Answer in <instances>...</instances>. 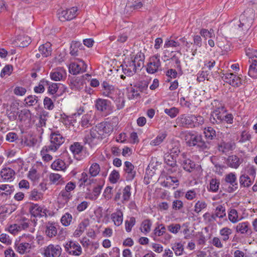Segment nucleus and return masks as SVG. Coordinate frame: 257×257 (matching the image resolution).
I'll list each match as a JSON object with an SVG mask.
<instances>
[{
  "label": "nucleus",
  "mask_w": 257,
  "mask_h": 257,
  "mask_svg": "<svg viewBox=\"0 0 257 257\" xmlns=\"http://www.w3.org/2000/svg\"><path fill=\"white\" fill-rule=\"evenodd\" d=\"M228 219L230 222L235 224L241 220L242 218L238 215L237 211L234 208H230L228 211Z\"/></svg>",
  "instance_id": "a19ab883"
},
{
  "label": "nucleus",
  "mask_w": 257,
  "mask_h": 257,
  "mask_svg": "<svg viewBox=\"0 0 257 257\" xmlns=\"http://www.w3.org/2000/svg\"><path fill=\"white\" fill-rule=\"evenodd\" d=\"M84 49V46L80 42L72 41L70 45V54L73 57L80 56Z\"/></svg>",
  "instance_id": "5701e85b"
},
{
  "label": "nucleus",
  "mask_w": 257,
  "mask_h": 257,
  "mask_svg": "<svg viewBox=\"0 0 257 257\" xmlns=\"http://www.w3.org/2000/svg\"><path fill=\"white\" fill-rule=\"evenodd\" d=\"M193 114H182L179 115L176 119L177 124L185 128H193Z\"/></svg>",
  "instance_id": "f8f14e48"
},
{
  "label": "nucleus",
  "mask_w": 257,
  "mask_h": 257,
  "mask_svg": "<svg viewBox=\"0 0 257 257\" xmlns=\"http://www.w3.org/2000/svg\"><path fill=\"white\" fill-rule=\"evenodd\" d=\"M123 172V176L126 181H132L136 175L134 166L128 161H125L124 163Z\"/></svg>",
  "instance_id": "6ab92c4d"
},
{
  "label": "nucleus",
  "mask_w": 257,
  "mask_h": 257,
  "mask_svg": "<svg viewBox=\"0 0 257 257\" xmlns=\"http://www.w3.org/2000/svg\"><path fill=\"white\" fill-rule=\"evenodd\" d=\"M204 134L208 140H212L216 136L215 131L210 126L204 128Z\"/></svg>",
  "instance_id": "774afa93"
},
{
  "label": "nucleus",
  "mask_w": 257,
  "mask_h": 257,
  "mask_svg": "<svg viewBox=\"0 0 257 257\" xmlns=\"http://www.w3.org/2000/svg\"><path fill=\"white\" fill-rule=\"evenodd\" d=\"M29 211L31 215V218L34 217L36 219L37 217H46L48 210L44 206L38 204H31L29 207Z\"/></svg>",
  "instance_id": "6e6552de"
},
{
  "label": "nucleus",
  "mask_w": 257,
  "mask_h": 257,
  "mask_svg": "<svg viewBox=\"0 0 257 257\" xmlns=\"http://www.w3.org/2000/svg\"><path fill=\"white\" fill-rule=\"evenodd\" d=\"M78 8L75 7L66 9H60L57 11V16L60 21L65 22L73 20L77 15Z\"/></svg>",
  "instance_id": "20e7f679"
},
{
  "label": "nucleus",
  "mask_w": 257,
  "mask_h": 257,
  "mask_svg": "<svg viewBox=\"0 0 257 257\" xmlns=\"http://www.w3.org/2000/svg\"><path fill=\"white\" fill-rule=\"evenodd\" d=\"M110 218L115 226H119L122 224L123 220V214L119 209H116L110 215Z\"/></svg>",
  "instance_id": "c756f323"
},
{
  "label": "nucleus",
  "mask_w": 257,
  "mask_h": 257,
  "mask_svg": "<svg viewBox=\"0 0 257 257\" xmlns=\"http://www.w3.org/2000/svg\"><path fill=\"white\" fill-rule=\"evenodd\" d=\"M232 233V229L228 227H224L220 229L219 231L222 241L225 242L229 239Z\"/></svg>",
  "instance_id": "49530a36"
},
{
  "label": "nucleus",
  "mask_w": 257,
  "mask_h": 257,
  "mask_svg": "<svg viewBox=\"0 0 257 257\" xmlns=\"http://www.w3.org/2000/svg\"><path fill=\"white\" fill-rule=\"evenodd\" d=\"M241 163L240 158L236 155L229 156L226 160L227 166L233 169H237Z\"/></svg>",
  "instance_id": "473e14b6"
},
{
  "label": "nucleus",
  "mask_w": 257,
  "mask_h": 257,
  "mask_svg": "<svg viewBox=\"0 0 257 257\" xmlns=\"http://www.w3.org/2000/svg\"><path fill=\"white\" fill-rule=\"evenodd\" d=\"M15 190L14 186L9 184L0 185V196H8L11 195Z\"/></svg>",
  "instance_id": "8fccbe9b"
},
{
  "label": "nucleus",
  "mask_w": 257,
  "mask_h": 257,
  "mask_svg": "<svg viewBox=\"0 0 257 257\" xmlns=\"http://www.w3.org/2000/svg\"><path fill=\"white\" fill-rule=\"evenodd\" d=\"M180 45H181V43L179 41V40H174L173 39H168L165 42L164 47L165 48H170V47L178 48L180 47Z\"/></svg>",
  "instance_id": "e2e57ef3"
},
{
  "label": "nucleus",
  "mask_w": 257,
  "mask_h": 257,
  "mask_svg": "<svg viewBox=\"0 0 257 257\" xmlns=\"http://www.w3.org/2000/svg\"><path fill=\"white\" fill-rule=\"evenodd\" d=\"M31 117V114L30 111L26 109L19 110V113L18 115V119L21 121H25L29 120Z\"/></svg>",
  "instance_id": "6e6d98bb"
},
{
  "label": "nucleus",
  "mask_w": 257,
  "mask_h": 257,
  "mask_svg": "<svg viewBox=\"0 0 257 257\" xmlns=\"http://www.w3.org/2000/svg\"><path fill=\"white\" fill-rule=\"evenodd\" d=\"M207 207V203L203 200H198L194 206L193 211L195 213L199 214Z\"/></svg>",
  "instance_id": "603ef678"
},
{
  "label": "nucleus",
  "mask_w": 257,
  "mask_h": 257,
  "mask_svg": "<svg viewBox=\"0 0 257 257\" xmlns=\"http://www.w3.org/2000/svg\"><path fill=\"white\" fill-rule=\"evenodd\" d=\"M102 95L112 99L115 103L117 108L121 109L124 106L123 94L117 87L104 81L102 84Z\"/></svg>",
  "instance_id": "f03ea898"
},
{
  "label": "nucleus",
  "mask_w": 257,
  "mask_h": 257,
  "mask_svg": "<svg viewBox=\"0 0 257 257\" xmlns=\"http://www.w3.org/2000/svg\"><path fill=\"white\" fill-rule=\"evenodd\" d=\"M152 222L149 219L144 220L141 223L140 230L145 234L149 233L151 230Z\"/></svg>",
  "instance_id": "4d7b16f0"
},
{
  "label": "nucleus",
  "mask_w": 257,
  "mask_h": 257,
  "mask_svg": "<svg viewBox=\"0 0 257 257\" xmlns=\"http://www.w3.org/2000/svg\"><path fill=\"white\" fill-rule=\"evenodd\" d=\"M131 186L129 185L126 186L122 190V202L124 203L128 202L131 196Z\"/></svg>",
  "instance_id": "052dcab7"
},
{
  "label": "nucleus",
  "mask_w": 257,
  "mask_h": 257,
  "mask_svg": "<svg viewBox=\"0 0 257 257\" xmlns=\"http://www.w3.org/2000/svg\"><path fill=\"white\" fill-rule=\"evenodd\" d=\"M50 151H51L50 150L45 146L42 148L40 152V155L44 161L48 162L51 161L53 159L52 155L49 154Z\"/></svg>",
  "instance_id": "5fc2aeb1"
},
{
  "label": "nucleus",
  "mask_w": 257,
  "mask_h": 257,
  "mask_svg": "<svg viewBox=\"0 0 257 257\" xmlns=\"http://www.w3.org/2000/svg\"><path fill=\"white\" fill-rule=\"evenodd\" d=\"M15 246L16 251L21 254L30 252L33 248L30 244L26 243V242L21 240L18 242H16Z\"/></svg>",
  "instance_id": "cd10ccee"
},
{
  "label": "nucleus",
  "mask_w": 257,
  "mask_h": 257,
  "mask_svg": "<svg viewBox=\"0 0 257 257\" xmlns=\"http://www.w3.org/2000/svg\"><path fill=\"white\" fill-rule=\"evenodd\" d=\"M199 34L205 40L215 37L214 31L213 29H210L209 30L204 28L201 29L200 30Z\"/></svg>",
  "instance_id": "bf43d9fd"
},
{
  "label": "nucleus",
  "mask_w": 257,
  "mask_h": 257,
  "mask_svg": "<svg viewBox=\"0 0 257 257\" xmlns=\"http://www.w3.org/2000/svg\"><path fill=\"white\" fill-rule=\"evenodd\" d=\"M73 194L62 189L59 193L58 196V202L61 203L63 206L67 204L71 199Z\"/></svg>",
  "instance_id": "f704fd0d"
},
{
  "label": "nucleus",
  "mask_w": 257,
  "mask_h": 257,
  "mask_svg": "<svg viewBox=\"0 0 257 257\" xmlns=\"http://www.w3.org/2000/svg\"><path fill=\"white\" fill-rule=\"evenodd\" d=\"M145 59L144 54L140 52L136 55L134 60L128 62V63L132 65L136 70H141L144 66Z\"/></svg>",
  "instance_id": "4be33fe9"
},
{
  "label": "nucleus",
  "mask_w": 257,
  "mask_h": 257,
  "mask_svg": "<svg viewBox=\"0 0 257 257\" xmlns=\"http://www.w3.org/2000/svg\"><path fill=\"white\" fill-rule=\"evenodd\" d=\"M37 219L35 218L28 219L25 217H21L18 221V224L21 230L26 229L29 226L31 223H33L34 225H36Z\"/></svg>",
  "instance_id": "7c9ffc66"
},
{
  "label": "nucleus",
  "mask_w": 257,
  "mask_h": 257,
  "mask_svg": "<svg viewBox=\"0 0 257 257\" xmlns=\"http://www.w3.org/2000/svg\"><path fill=\"white\" fill-rule=\"evenodd\" d=\"M248 11H244L240 16L239 29L243 31H248L252 23V17H246Z\"/></svg>",
  "instance_id": "412c9836"
},
{
  "label": "nucleus",
  "mask_w": 257,
  "mask_h": 257,
  "mask_svg": "<svg viewBox=\"0 0 257 257\" xmlns=\"http://www.w3.org/2000/svg\"><path fill=\"white\" fill-rule=\"evenodd\" d=\"M221 78L224 82L233 87H238L242 85L241 78L232 73L223 74Z\"/></svg>",
  "instance_id": "9b49d317"
},
{
  "label": "nucleus",
  "mask_w": 257,
  "mask_h": 257,
  "mask_svg": "<svg viewBox=\"0 0 257 257\" xmlns=\"http://www.w3.org/2000/svg\"><path fill=\"white\" fill-rule=\"evenodd\" d=\"M237 178L235 173H229L227 174L225 176L224 180L225 182L229 184L232 186V187L230 188L229 192L234 191V189L233 187H234L235 189L237 188V183L236 181Z\"/></svg>",
  "instance_id": "72a5a7b5"
},
{
  "label": "nucleus",
  "mask_w": 257,
  "mask_h": 257,
  "mask_svg": "<svg viewBox=\"0 0 257 257\" xmlns=\"http://www.w3.org/2000/svg\"><path fill=\"white\" fill-rule=\"evenodd\" d=\"M144 4V0H127L124 12L126 14L131 15L142 8Z\"/></svg>",
  "instance_id": "4468645a"
},
{
  "label": "nucleus",
  "mask_w": 257,
  "mask_h": 257,
  "mask_svg": "<svg viewBox=\"0 0 257 257\" xmlns=\"http://www.w3.org/2000/svg\"><path fill=\"white\" fill-rule=\"evenodd\" d=\"M185 139L189 147L196 146L201 151H205L210 148V144L204 142L202 136L196 133L188 132L185 133Z\"/></svg>",
  "instance_id": "7ed1b4c3"
},
{
  "label": "nucleus",
  "mask_w": 257,
  "mask_h": 257,
  "mask_svg": "<svg viewBox=\"0 0 257 257\" xmlns=\"http://www.w3.org/2000/svg\"><path fill=\"white\" fill-rule=\"evenodd\" d=\"M65 139L58 133H52L50 136V144L45 146L52 152H55L64 142Z\"/></svg>",
  "instance_id": "0eeeda50"
},
{
  "label": "nucleus",
  "mask_w": 257,
  "mask_h": 257,
  "mask_svg": "<svg viewBox=\"0 0 257 257\" xmlns=\"http://www.w3.org/2000/svg\"><path fill=\"white\" fill-rule=\"evenodd\" d=\"M40 52L44 57H47L51 55L52 48L51 44L49 42L41 45L39 48Z\"/></svg>",
  "instance_id": "a18cd8bd"
},
{
  "label": "nucleus",
  "mask_w": 257,
  "mask_h": 257,
  "mask_svg": "<svg viewBox=\"0 0 257 257\" xmlns=\"http://www.w3.org/2000/svg\"><path fill=\"white\" fill-rule=\"evenodd\" d=\"M49 179L51 184L56 185H62L65 183L64 178L62 175L58 173H50L49 175Z\"/></svg>",
  "instance_id": "58836bf2"
},
{
  "label": "nucleus",
  "mask_w": 257,
  "mask_h": 257,
  "mask_svg": "<svg viewBox=\"0 0 257 257\" xmlns=\"http://www.w3.org/2000/svg\"><path fill=\"white\" fill-rule=\"evenodd\" d=\"M220 184L219 179L212 178L210 180L209 185L208 187V190L209 192L216 193L218 192Z\"/></svg>",
  "instance_id": "09e8293b"
},
{
  "label": "nucleus",
  "mask_w": 257,
  "mask_h": 257,
  "mask_svg": "<svg viewBox=\"0 0 257 257\" xmlns=\"http://www.w3.org/2000/svg\"><path fill=\"white\" fill-rule=\"evenodd\" d=\"M31 39L28 36H19L16 40V45L19 47H25L31 43Z\"/></svg>",
  "instance_id": "ea45409f"
},
{
  "label": "nucleus",
  "mask_w": 257,
  "mask_h": 257,
  "mask_svg": "<svg viewBox=\"0 0 257 257\" xmlns=\"http://www.w3.org/2000/svg\"><path fill=\"white\" fill-rule=\"evenodd\" d=\"M179 162L183 169L187 172H191L195 169V163L187 157V155L185 153L181 155Z\"/></svg>",
  "instance_id": "a211bd4d"
},
{
  "label": "nucleus",
  "mask_w": 257,
  "mask_h": 257,
  "mask_svg": "<svg viewBox=\"0 0 257 257\" xmlns=\"http://www.w3.org/2000/svg\"><path fill=\"white\" fill-rule=\"evenodd\" d=\"M103 185L104 182L102 181L95 185L92 190L87 188L85 193V198L92 201L96 200L101 192Z\"/></svg>",
  "instance_id": "2eb2a0df"
},
{
  "label": "nucleus",
  "mask_w": 257,
  "mask_h": 257,
  "mask_svg": "<svg viewBox=\"0 0 257 257\" xmlns=\"http://www.w3.org/2000/svg\"><path fill=\"white\" fill-rule=\"evenodd\" d=\"M70 150L76 159L80 160V154L82 153L83 146L78 142H75L70 146Z\"/></svg>",
  "instance_id": "c9c22d12"
},
{
  "label": "nucleus",
  "mask_w": 257,
  "mask_h": 257,
  "mask_svg": "<svg viewBox=\"0 0 257 257\" xmlns=\"http://www.w3.org/2000/svg\"><path fill=\"white\" fill-rule=\"evenodd\" d=\"M239 177V183L241 186L248 187L251 186L254 182L255 178L247 175L243 173Z\"/></svg>",
  "instance_id": "4c0bfd02"
},
{
  "label": "nucleus",
  "mask_w": 257,
  "mask_h": 257,
  "mask_svg": "<svg viewBox=\"0 0 257 257\" xmlns=\"http://www.w3.org/2000/svg\"><path fill=\"white\" fill-rule=\"evenodd\" d=\"M204 221L207 224H213L217 219V217L214 213H210L209 212H206L203 215Z\"/></svg>",
  "instance_id": "0e129e2a"
},
{
  "label": "nucleus",
  "mask_w": 257,
  "mask_h": 257,
  "mask_svg": "<svg viewBox=\"0 0 257 257\" xmlns=\"http://www.w3.org/2000/svg\"><path fill=\"white\" fill-rule=\"evenodd\" d=\"M95 108L102 112L104 115H107L113 112V107L111 102L102 98H98L95 101Z\"/></svg>",
  "instance_id": "39448f33"
},
{
  "label": "nucleus",
  "mask_w": 257,
  "mask_h": 257,
  "mask_svg": "<svg viewBox=\"0 0 257 257\" xmlns=\"http://www.w3.org/2000/svg\"><path fill=\"white\" fill-rule=\"evenodd\" d=\"M171 248L176 256H181L184 252V245L180 241H176L172 243Z\"/></svg>",
  "instance_id": "79ce46f5"
},
{
  "label": "nucleus",
  "mask_w": 257,
  "mask_h": 257,
  "mask_svg": "<svg viewBox=\"0 0 257 257\" xmlns=\"http://www.w3.org/2000/svg\"><path fill=\"white\" fill-rule=\"evenodd\" d=\"M59 225L53 222H48L45 225V234L49 238L56 236L57 234Z\"/></svg>",
  "instance_id": "393cba45"
},
{
  "label": "nucleus",
  "mask_w": 257,
  "mask_h": 257,
  "mask_svg": "<svg viewBox=\"0 0 257 257\" xmlns=\"http://www.w3.org/2000/svg\"><path fill=\"white\" fill-rule=\"evenodd\" d=\"M256 169L254 166L253 165L248 164L244 167V170L242 171L241 173H243L255 178L256 176Z\"/></svg>",
  "instance_id": "864d4df0"
},
{
  "label": "nucleus",
  "mask_w": 257,
  "mask_h": 257,
  "mask_svg": "<svg viewBox=\"0 0 257 257\" xmlns=\"http://www.w3.org/2000/svg\"><path fill=\"white\" fill-rule=\"evenodd\" d=\"M1 182H12L15 178V172L10 168H3L0 172Z\"/></svg>",
  "instance_id": "b1692460"
},
{
  "label": "nucleus",
  "mask_w": 257,
  "mask_h": 257,
  "mask_svg": "<svg viewBox=\"0 0 257 257\" xmlns=\"http://www.w3.org/2000/svg\"><path fill=\"white\" fill-rule=\"evenodd\" d=\"M114 125L111 121L101 122L86 132L83 141L93 148L100 144L102 140L113 131Z\"/></svg>",
  "instance_id": "f257e3e1"
},
{
  "label": "nucleus",
  "mask_w": 257,
  "mask_h": 257,
  "mask_svg": "<svg viewBox=\"0 0 257 257\" xmlns=\"http://www.w3.org/2000/svg\"><path fill=\"white\" fill-rule=\"evenodd\" d=\"M64 248L65 251L70 255L79 256L82 253L81 246L76 241H68L64 245Z\"/></svg>",
  "instance_id": "f3484780"
},
{
  "label": "nucleus",
  "mask_w": 257,
  "mask_h": 257,
  "mask_svg": "<svg viewBox=\"0 0 257 257\" xmlns=\"http://www.w3.org/2000/svg\"><path fill=\"white\" fill-rule=\"evenodd\" d=\"M62 122L66 126L74 125L76 122V114H73L71 115H64L61 118Z\"/></svg>",
  "instance_id": "de8ad7c7"
},
{
  "label": "nucleus",
  "mask_w": 257,
  "mask_h": 257,
  "mask_svg": "<svg viewBox=\"0 0 257 257\" xmlns=\"http://www.w3.org/2000/svg\"><path fill=\"white\" fill-rule=\"evenodd\" d=\"M62 250L59 245L50 244L44 248L42 254L44 257H60Z\"/></svg>",
  "instance_id": "ddd939ff"
},
{
  "label": "nucleus",
  "mask_w": 257,
  "mask_h": 257,
  "mask_svg": "<svg viewBox=\"0 0 257 257\" xmlns=\"http://www.w3.org/2000/svg\"><path fill=\"white\" fill-rule=\"evenodd\" d=\"M51 168L55 171H65L66 168V165L65 162L60 159L55 160L51 165Z\"/></svg>",
  "instance_id": "37998d69"
},
{
  "label": "nucleus",
  "mask_w": 257,
  "mask_h": 257,
  "mask_svg": "<svg viewBox=\"0 0 257 257\" xmlns=\"http://www.w3.org/2000/svg\"><path fill=\"white\" fill-rule=\"evenodd\" d=\"M171 54L170 58H167L166 60L165 59L164 61H169L170 67L177 69L179 72V76H181L183 74V70L180 60L182 54L180 50L175 52L172 51Z\"/></svg>",
  "instance_id": "423d86ee"
},
{
  "label": "nucleus",
  "mask_w": 257,
  "mask_h": 257,
  "mask_svg": "<svg viewBox=\"0 0 257 257\" xmlns=\"http://www.w3.org/2000/svg\"><path fill=\"white\" fill-rule=\"evenodd\" d=\"M121 66L122 67V69L124 74L127 76L134 75L137 71V70L129 63H127L125 66L121 65Z\"/></svg>",
  "instance_id": "13d9d810"
},
{
  "label": "nucleus",
  "mask_w": 257,
  "mask_h": 257,
  "mask_svg": "<svg viewBox=\"0 0 257 257\" xmlns=\"http://www.w3.org/2000/svg\"><path fill=\"white\" fill-rule=\"evenodd\" d=\"M198 192L197 189L193 188L188 190L185 192V198L189 201L193 200L197 198Z\"/></svg>",
  "instance_id": "69168bd1"
},
{
  "label": "nucleus",
  "mask_w": 257,
  "mask_h": 257,
  "mask_svg": "<svg viewBox=\"0 0 257 257\" xmlns=\"http://www.w3.org/2000/svg\"><path fill=\"white\" fill-rule=\"evenodd\" d=\"M225 110L221 105L218 106L211 111L210 116V121L213 124H219L224 119Z\"/></svg>",
  "instance_id": "9d476101"
},
{
  "label": "nucleus",
  "mask_w": 257,
  "mask_h": 257,
  "mask_svg": "<svg viewBox=\"0 0 257 257\" xmlns=\"http://www.w3.org/2000/svg\"><path fill=\"white\" fill-rule=\"evenodd\" d=\"M167 134L166 132H162L150 141V145L152 147H157L160 145L166 139Z\"/></svg>",
  "instance_id": "e433bc0d"
},
{
  "label": "nucleus",
  "mask_w": 257,
  "mask_h": 257,
  "mask_svg": "<svg viewBox=\"0 0 257 257\" xmlns=\"http://www.w3.org/2000/svg\"><path fill=\"white\" fill-rule=\"evenodd\" d=\"M89 175L92 178L96 177L100 174L102 177H106L107 176V172H102L100 173V165L97 163H93L91 164L89 168Z\"/></svg>",
  "instance_id": "bb28decb"
},
{
  "label": "nucleus",
  "mask_w": 257,
  "mask_h": 257,
  "mask_svg": "<svg viewBox=\"0 0 257 257\" xmlns=\"http://www.w3.org/2000/svg\"><path fill=\"white\" fill-rule=\"evenodd\" d=\"M235 231L237 233L240 234H249L252 233V231L249 228V223L248 221L241 222L238 223L235 227Z\"/></svg>",
  "instance_id": "c85d7f7f"
},
{
  "label": "nucleus",
  "mask_w": 257,
  "mask_h": 257,
  "mask_svg": "<svg viewBox=\"0 0 257 257\" xmlns=\"http://www.w3.org/2000/svg\"><path fill=\"white\" fill-rule=\"evenodd\" d=\"M214 214L217 218H223L226 216L225 207L222 205H218L215 208Z\"/></svg>",
  "instance_id": "338daca9"
},
{
  "label": "nucleus",
  "mask_w": 257,
  "mask_h": 257,
  "mask_svg": "<svg viewBox=\"0 0 257 257\" xmlns=\"http://www.w3.org/2000/svg\"><path fill=\"white\" fill-rule=\"evenodd\" d=\"M49 75L51 80L55 81H63L66 79L67 73L64 68L57 67L52 69Z\"/></svg>",
  "instance_id": "aec40b11"
},
{
  "label": "nucleus",
  "mask_w": 257,
  "mask_h": 257,
  "mask_svg": "<svg viewBox=\"0 0 257 257\" xmlns=\"http://www.w3.org/2000/svg\"><path fill=\"white\" fill-rule=\"evenodd\" d=\"M79 187L84 186L87 185H91L96 181V179L92 178L88 173L83 172L81 173L79 179Z\"/></svg>",
  "instance_id": "a878e982"
},
{
  "label": "nucleus",
  "mask_w": 257,
  "mask_h": 257,
  "mask_svg": "<svg viewBox=\"0 0 257 257\" xmlns=\"http://www.w3.org/2000/svg\"><path fill=\"white\" fill-rule=\"evenodd\" d=\"M161 66L160 56L157 54L150 58L146 70L149 74H154L161 68Z\"/></svg>",
  "instance_id": "1a4fd4ad"
},
{
  "label": "nucleus",
  "mask_w": 257,
  "mask_h": 257,
  "mask_svg": "<svg viewBox=\"0 0 257 257\" xmlns=\"http://www.w3.org/2000/svg\"><path fill=\"white\" fill-rule=\"evenodd\" d=\"M77 62L71 63L69 67V72L73 75H77L86 71L87 66L81 59H77Z\"/></svg>",
  "instance_id": "dca6fc26"
},
{
  "label": "nucleus",
  "mask_w": 257,
  "mask_h": 257,
  "mask_svg": "<svg viewBox=\"0 0 257 257\" xmlns=\"http://www.w3.org/2000/svg\"><path fill=\"white\" fill-rule=\"evenodd\" d=\"M19 109L14 106H11L7 110V115L10 120H16L18 115Z\"/></svg>",
  "instance_id": "3c124183"
},
{
  "label": "nucleus",
  "mask_w": 257,
  "mask_h": 257,
  "mask_svg": "<svg viewBox=\"0 0 257 257\" xmlns=\"http://www.w3.org/2000/svg\"><path fill=\"white\" fill-rule=\"evenodd\" d=\"M166 231V228L165 225L163 224H159L154 229L152 237L156 241H160V238L159 237L162 238Z\"/></svg>",
  "instance_id": "2f4dec72"
},
{
  "label": "nucleus",
  "mask_w": 257,
  "mask_h": 257,
  "mask_svg": "<svg viewBox=\"0 0 257 257\" xmlns=\"http://www.w3.org/2000/svg\"><path fill=\"white\" fill-rule=\"evenodd\" d=\"M248 62L250 64L248 71V75L253 79L257 78V60H250Z\"/></svg>",
  "instance_id": "c03bdc74"
},
{
  "label": "nucleus",
  "mask_w": 257,
  "mask_h": 257,
  "mask_svg": "<svg viewBox=\"0 0 257 257\" xmlns=\"http://www.w3.org/2000/svg\"><path fill=\"white\" fill-rule=\"evenodd\" d=\"M60 221L63 226H68L72 222V216L68 212L65 213L62 216Z\"/></svg>",
  "instance_id": "680f3d73"
}]
</instances>
